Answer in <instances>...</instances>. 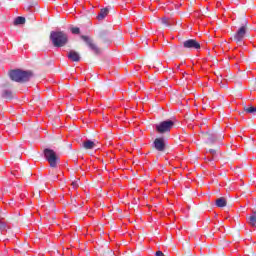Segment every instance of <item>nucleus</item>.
Wrapping results in <instances>:
<instances>
[{
    "instance_id": "dca6fc26",
    "label": "nucleus",
    "mask_w": 256,
    "mask_h": 256,
    "mask_svg": "<svg viewBox=\"0 0 256 256\" xmlns=\"http://www.w3.org/2000/svg\"><path fill=\"white\" fill-rule=\"evenodd\" d=\"M14 25H25V17H23V16H18V17L14 20Z\"/></svg>"
},
{
    "instance_id": "bb28decb",
    "label": "nucleus",
    "mask_w": 256,
    "mask_h": 256,
    "mask_svg": "<svg viewBox=\"0 0 256 256\" xmlns=\"http://www.w3.org/2000/svg\"><path fill=\"white\" fill-rule=\"evenodd\" d=\"M216 76L217 77H223V75H221V73H219V72L216 73Z\"/></svg>"
},
{
    "instance_id": "7ed1b4c3",
    "label": "nucleus",
    "mask_w": 256,
    "mask_h": 256,
    "mask_svg": "<svg viewBox=\"0 0 256 256\" xmlns=\"http://www.w3.org/2000/svg\"><path fill=\"white\" fill-rule=\"evenodd\" d=\"M241 27L237 30V32L231 37V41H235L237 45H241L243 43V39L247 35V19L242 18L240 19Z\"/></svg>"
},
{
    "instance_id": "ddd939ff",
    "label": "nucleus",
    "mask_w": 256,
    "mask_h": 256,
    "mask_svg": "<svg viewBox=\"0 0 256 256\" xmlns=\"http://www.w3.org/2000/svg\"><path fill=\"white\" fill-rule=\"evenodd\" d=\"M216 203V207H227V199H225V197H220L218 199H216L215 201Z\"/></svg>"
},
{
    "instance_id": "f257e3e1",
    "label": "nucleus",
    "mask_w": 256,
    "mask_h": 256,
    "mask_svg": "<svg viewBox=\"0 0 256 256\" xmlns=\"http://www.w3.org/2000/svg\"><path fill=\"white\" fill-rule=\"evenodd\" d=\"M9 77L11 81H15V83H27V81L33 77V71L15 69L9 72Z\"/></svg>"
},
{
    "instance_id": "473e14b6",
    "label": "nucleus",
    "mask_w": 256,
    "mask_h": 256,
    "mask_svg": "<svg viewBox=\"0 0 256 256\" xmlns=\"http://www.w3.org/2000/svg\"><path fill=\"white\" fill-rule=\"evenodd\" d=\"M71 202L73 203V202H75V200H71Z\"/></svg>"
},
{
    "instance_id": "2eb2a0df",
    "label": "nucleus",
    "mask_w": 256,
    "mask_h": 256,
    "mask_svg": "<svg viewBox=\"0 0 256 256\" xmlns=\"http://www.w3.org/2000/svg\"><path fill=\"white\" fill-rule=\"evenodd\" d=\"M99 252L101 253V255L105 256H113L114 253H113V250H109V248H104V249H100Z\"/></svg>"
},
{
    "instance_id": "1a4fd4ad",
    "label": "nucleus",
    "mask_w": 256,
    "mask_h": 256,
    "mask_svg": "<svg viewBox=\"0 0 256 256\" xmlns=\"http://www.w3.org/2000/svg\"><path fill=\"white\" fill-rule=\"evenodd\" d=\"M11 87V83L6 82L5 84L2 85V97L3 99H8L9 101H11V99H14L15 94L13 93V91L7 89Z\"/></svg>"
},
{
    "instance_id": "423d86ee",
    "label": "nucleus",
    "mask_w": 256,
    "mask_h": 256,
    "mask_svg": "<svg viewBox=\"0 0 256 256\" xmlns=\"http://www.w3.org/2000/svg\"><path fill=\"white\" fill-rule=\"evenodd\" d=\"M81 39L86 43L89 49L93 51L94 55L101 54V48L97 46V44L95 43V41H93L92 38H90L89 36L82 35Z\"/></svg>"
},
{
    "instance_id": "f704fd0d",
    "label": "nucleus",
    "mask_w": 256,
    "mask_h": 256,
    "mask_svg": "<svg viewBox=\"0 0 256 256\" xmlns=\"http://www.w3.org/2000/svg\"><path fill=\"white\" fill-rule=\"evenodd\" d=\"M241 86V82L238 83Z\"/></svg>"
},
{
    "instance_id": "cd10ccee",
    "label": "nucleus",
    "mask_w": 256,
    "mask_h": 256,
    "mask_svg": "<svg viewBox=\"0 0 256 256\" xmlns=\"http://www.w3.org/2000/svg\"><path fill=\"white\" fill-rule=\"evenodd\" d=\"M253 60H254L255 63H256V53L253 55Z\"/></svg>"
},
{
    "instance_id": "6ab92c4d",
    "label": "nucleus",
    "mask_w": 256,
    "mask_h": 256,
    "mask_svg": "<svg viewBox=\"0 0 256 256\" xmlns=\"http://www.w3.org/2000/svg\"><path fill=\"white\" fill-rule=\"evenodd\" d=\"M161 23H162V25H165V27H170L171 26L169 24V19H167V18H162Z\"/></svg>"
},
{
    "instance_id": "f03ea898",
    "label": "nucleus",
    "mask_w": 256,
    "mask_h": 256,
    "mask_svg": "<svg viewBox=\"0 0 256 256\" xmlns=\"http://www.w3.org/2000/svg\"><path fill=\"white\" fill-rule=\"evenodd\" d=\"M50 41L53 47H65L69 43V36L64 31L50 32Z\"/></svg>"
},
{
    "instance_id": "c85d7f7f",
    "label": "nucleus",
    "mask_w": 256,
    "mask_h": 256,
    "mask_svg": "<svg viewBox=\"0 0 256 256\" xmlns=\"http://www.w3.org/2000/svg\"><path fill=\"white\" fill-rule=\"evenodd\" d=\"M220 5H221V2H218V3H217V7H219Z\"/></svg>"
},
{
    "instance_id": "5701e85b",
    "label": "nucleus",
    "mask_w": 256,
    "mask_h": 256,
    "mask_svg": "<svg viewBox=\"0 0 256 256\" xmlns=\"http://www.w3.org/2000/svg\"><path fill=\"white\" fill-rule=\"evenodd\" d=\"M208 152L213 156L217 155V149H209Z\"/></svg>"
},
{
    "instance_id": "7c9ffc66",
    "label": "nucleus",
    "mask_w": 256,
    "mask_h": 256,
    "mask_svg": "<svg viewBox=\"0 0 256 256\" xmlns=\"http://www.w3.org/2000/svg\"><path fill=\"white\" fill-rule=\"evenodd\" d=\"M209 161H213V158L209 159Z\"/></svg>"
},
{
    "instance_id": "c756f323",
    "label": "nucleus",
    "mask_w": 256,
    "mask_h": 256,
    "mask_svg": "<svg viewBox=\"0 0 256 256\" xmlns=\"http://www.w3.org/2000/svg\"><path fill=\"white\" fill-rule=\"evenodd\" d=\"M213 15V17H217V15L216 14H212Z\"/></svg>"
},
{
    "instance_id": "f3484780",
    "label": "nucleus",
    "mask_w": 256,
    "mask_h": 256,
    "mask_svg": "<svg viewBox=\"0 0 256 256\" xmlns=\"http://www.w3.org/2000/svg\"><path fill=\"white\" fill-rule=\"evenodd\" d=\"M244 111L246 113H256V107L251 105V106H244Z\"/></svg>"
},
{
    "instance_id": "4be33fe9",
    "label": "nucleus",
    "mask_w": 256,
    "mask_h": 256,
    "mask_svg": "<svg viewBox=\"0 0 256 256\" xmlns=\"http://www.w3.org/2000/svg\"><path fill=\"white\" fill-rule=\"evenodd\" d=\"M7 227V224L4 222H0V231H5V228Z\"/></svg>"
},
{
    "instance_id": "20e7f679",
    "label": "nucleus",
    "mask_w": 256,
    "mask_h": 256,
    "mask_svg": "<svg viewBox=\"0 0 256 256\" xmlns=\"http://www.w3.org/2000/svg\"><path fill=\"white\" fill-rule=\"evenodd\" d=\"M173 127H175V121L173 120H165L155 125L156 133L160 135L170 133Z\"/></svg>"
},
{
    "instance_id": "f8f14e48",
    "label": "nucleus",
    "mask_w": 256,
    "mask_h": 256,
    "mask_svg": "<svg viewBox=\"0 0 256 256\" xmlns=\"http://www.w3.org/2000/svg\"><path fill=\"white\" fill-rule=\"evenodd\" d=\"M109 15V9L108 8H102L99 12V14L97 15V19L98 21H103V19H105V17Z\"/></svg>"
},
{
    "instance_id": "2f4dec72",
    "label": "nucleus",
    "mask_w": 256,
    "mask_h": 256,
    "mask_svg": "<svg viewBox=\"0 0 256 256\" xmlns=\"http://www.w3.org/2000/svg\"><path fill=\"white\" fill-rule=\"evenodd\" d=\"M206 11H209V8H206Z\"/></svg>"
},
{
    "instance_id": "9d476101",
    "label": "nucleus",
    "mask_w": 256,
    "mask_h": 256,
    "mask_svg": "<svg viewBox=\"0 0 256 256\" xmlns=\"http://www.w3.org/2000/svg\"><path fill=\"white\" fill-rule=\"evenodd\" d=\"M68 59L74 63H79V61H81V55H79L77 51L71 50L68 53Z\"/></svg>"
},
{
    "instance_id": "412c9836",
    "label": "nucleus",
    "mask_w": 256,
    "mask_h": 256,
    "mask_svg": "<svg viewBox=\"0 0 256 256\" xmlns=\"http://www.w3.org/2000/svg\"><path fill=\"white\" fill-rule=\"evenodd\" d=\"M71 185L73 189H77V187H79V179L72 181Z\"/></svg>"
},
{
    "instance_id": "a878e982",
    "label": "nucleus",
    "mask_w": 256,
    "mask_h": 256,
    "mask_svg": "<svg viewBox=\"0 0 256 256\" xmlns=\"http://www.w3.org/2000/svg\"><path fill=\"white\" fill-rule=\"evenodd\" d=\"M186 255H191V250H189V248L186 251Z\"/></svg>"
},
{
    "instance_id": "aec40b11",
    "label": "nucleus",
    "mask_w": 256,
    "mask_h": 256,
    "mask_svg": "<svg viewBox=\"0 0 256 256\" xmlns=\"http://www.w3.org/2000/svg\"><path fill=\"white\" fill-rule=\"evenodd\" d=\"M98 35L100 39H105V37H107V31L101 30Z\"/></svg>"
},
{
    "instance_id": "4468645a",
    "label": "nucleus",
    "mask_w": 256,
    "mask_h": 256,
    "mask_svg": "<svg viewBox=\"0 0 256 256\" xmlns=\"http://www.w3.org/2000/svg\"><path fill=\"white\" fill-rule=\"evenodd\" d=\"M247 222L251 227H256V212H253L252 215L247 218Z\"/></svg>"
},
{
    "instance_id": "6e6552de",
    "label": "nucleus",
    "mask_w": 256,
    "mask_h": 256,
    "mask_svg": "<svg viewBox=\"0 0 256 256\" xmlns=\"http://www.w3.org/2000/svg\"><path fill=\"white\" fill-rule=\"evenodd\" d=\"M184 49H188L189 51H193V49L199 50L201 49V44L195 39H188L183 42Z\"/></svg>"
},
{
    "instance_id": "a211bd4d",
    "label": "nucleus",
    "mask_w": 256,
    "mask_h": 256,
    "mask_svg": "<svg viewBox=\"0 0 256 256\" xmlns=\"http://www.w3.org/2000/svg\"><path fill=\"white\" fill-rule=\"evenodd\" d=\"M71 33H73V35H79V33H81V30L79 29V27H73L71 28Z\"/></svg>"
},
{
    "instance_id": "393cba45",
    "label": "nucleus",
    "mask_w": 256,
    "mask_h": 256,
    "mask_svg": "<svg viewBox=\"0 0 256 256\" xmlns=\"http://www.w3.org/2000/svg\"><path fill=\"white\" fill-rule=\"evenodd\" d=\"M156 256H165V254H163L161 251H157Z\"/></svg>"
},
{
    "instance_id": "39448f33",
    "label": "nucleus",
    "mask_w": 256,
    "mask_h": 256,
    "mask_svg": "<svg viewBox=\"0 0 256 256\" xmlns=\"http://www.w3.org/2000/svg\"><path fill=\"white\" fill-rule=\"evenodd\" d=\"M44 157L46 161L50 164V167L55 169L57 167V163L59 162V156L55 153V150L46 148L44 149Z\"/></svg>"
},
{
    "instance_id": "0eeeda50",
    "label": "nucleus",
    "mask_w": 256,
    "mask_h": 256,
    "mask_svg": "<svg viewBox=\"0 0 256 256\" xmlns=\"http://www.w3.org/2000/svg\"><path fill=\"white\" fill-rule=\"evenodd\" d=\"M153 147L156 151L163 153L165 149H167V143L165 142V138H156L153 142Z\"/></svg>"
},
{
    "instance_id": "72a5a7b5",
    "label": "nucleus",
    "mask_w": 256,
    "mask_h": 256,
    "mask_svg": "<svg viewBox=\"0 0 256 256\" xmlns=\"http://www.w3.org/2000/svg\"><path fill=\"white\" fill-rule=\"evenodd\" d=\"M71 202L73 203V202H75V200H71Z\"/></svg>"
},
{
    "instance_id": "b1692460",
    "label": "nucleus",
    "mask_w": 256,
    "mask_h": 256,
    "mask_svg": "<svg viewBox=\"0 0 256 256\" xmlns=\"http://www.w3.org/2000/svg\"><path fill=\"white\" fill-rule=\"evenodd\" d=\"M218 83H220V87H227V85L223 84L222 80H218Z\"/></svg>"
},
{
    "instance_id": "9b49d317",
    "label": "nucleus",
    "mask_w": 256,
    "mask_h": 256,
    "mask_svg": "<svg viewBox=\"0 0 256 256\" xmlns=\"http://www.w3.org/2000/svg\"><path fill=\"white\" fill-rule=\"evenodd\" d=\"M82 147L83 149L91 150L95 149V147H97V144L95 143V141L85 140L82 144Z\"/></svg>"
}]
</instances>
